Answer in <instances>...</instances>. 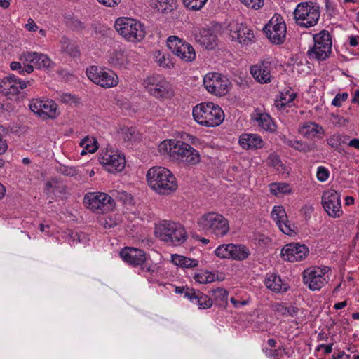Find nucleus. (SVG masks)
Masks as SVG:
<instances>
[{"instance_id":"38","label":"nucleus","mask_w":359,"mask_h":359,"mask_svg":"<svg viewBox=\"0 0 359 359\" xmlns=\"http://www.w3.org/2000/svg\"><path fill=\"white\" fill-rule=\"evenodd\" d=\"M264 282L266 286L273 291L280 292L282 290V280L280 276L274 273L270 274Z\"/></svg>"},{"instance_id":"48","label":"nucleus","mask_w":359,"mask_h":359,"mask_svg":"<svg viewBox=\"0 0 359 359\" xmlns=\"http://www.w3.org/2000/svg\"><path fill=\"white\" fill-rule=\"evenodd\" d=\"M330 176L329 170L323 166H320L317 169L316 177L320 182H325Z\"/></svg>"},{"instance_id":"24","label":"nucleus","mask_w":359,"mask_h":359,"mask_svg":"<svg viewBox=\"0 0 359 359\" xmlns=\"http://www.w3.org/2000/svg\"><path fill=\"white\" fill-rule=\"evenodd\" d=\"M24 57L26 62L34 63L39 69L50 70L55 65L48 55L43 53L29 52L25 53Z\"/></svg>"},{"instance_id":"21","label":"nucleus","mask_w":359,"mask_h":359,"mask_svg":"<svg viewBox=\"0 0 359 359\" xmlns=\"http://www.w3.org/2000/svg\"><path fill=\"white\" fill-rule=\"evenodd\" d=\"M228 28L231 40L238 41L240 43L248 45L254 38L252 31L242 23L232 22Z\"/></svg>"},{"instance_id":"55","label":"nucleus","mask_w":359,"mask_h":359,"mask_svg":"<svg viewBox=\"0 0 359 359\" xmlns=\"http://www.w3.org/2000/svg\"><path fill=\"white\" fill-rule=\"evenodd\" d=\"M25 28L30 32L36 31L38 27L34 20L32 18L28 19L27 24L25 25Z\"/></svg>"},{"instance_id":"44","label":"nucleus","mask_w":359,"mask_h":359,"mask_svg":"<svg viewBox=\"0 0 359 359\" xmlns=\"http://www.w3.org/2000/svg\"><path fill=\"white\" fill-rule=\"evenodd\" d=\"M208 0H182L187 8L191 11L201 10Z\"/></svg>"},{"instance_id":"8","label":"nucleus","mask_w":359,"mask_h":359,"mask_svg":"<svg viewBox=\"0 0 359 359\" xmlns=\"http://www.w3.org/2000/svg\"><path fill=\"white\" fill-rule=\"evenodd\" d=\"M144 86L148 93L156 98L164 99L173 96L170 83L161 75L147 76L144 81Z\"/></svg>"},{"instance_id":"13","label":"nucleus","mask_w":359,"mask_h":359,"mask_svg":"<svg viewBox=\"0 0 359 359\" xmlns=\"http://www.w3.org/2000/svg\"><path fill=\"white\" fill-rule=\"evenodd\" d=\"M167 46L175 55L184 62H192L196 58V53L192 46L176 36L168 38Z\"/></svg>"},{"instance_id":"5","label":"nucleus","mask_w":359,"mask_h":359,"mask_svg":"<svg viewBox=\"0 0 359 359\" xmlns=\"http://www.w3.org/2000/svg\"><path fill=\"white\" fill-rule=\"evenodd\" d=\"M155 234L161 240L178 245L187 240L184 227L179 223L164 220L156 225Z\"/></svg>"},{"instance_id":"40","label":"nucleus","mask_w":359,"mask_h":359,"mask_svg":"<svg viewBox=\"0 0 359 359\" xmlns=\"http://www.w3.org/2000/svg\"><path fill=\"white\" fill-rule=\"evenodd\" d=\"M110 64L114 67H123L127 62V57L125 53L122 50L114 51L110 58Z\"/></svg>"},{"instance_id":"27","label":"nucleus","mask_w":359,"mask_h":359,"mask_svg":"<svg viewBox=\"0 0 359 359\" xmlns=\"http://www.w3.org/2000/svg\"><path fill=\"white\" fill-rule=\"evenodd\" d=\"M299 133L306 138L316 137L322 138L325 134L323 127L313 122H308L303 125L299 129Z\"/></svg>"},{"instance_id":"35","label":"nucleus","mask_w":359,"mask_h":359,"mask_svg":"<svg viewBox=\"0 0 359 359\" xmlns=\"http://www.w3.org/2000/svg\"><path fill=\"white\" fill-rule=\"evenodd\" d=\"M61 43L63 50L70 56L76 57L80 55L78 46L76 43L72 42L68 38L62 37Z\"/></svg>"},{"instance_id":"41","label":"nucleus","mask_w":359,"mask_h":359,"mask_svg":"<svg viewBox=\"0 0 359 359\" xmlns=\"http://www.w3.org/2000/svg\"><path fill=\"white\" fill-rule=\"evenodd\" d=\"M271 217L277 225L285 221L287 217L285 209L281 205L274 206Z\"/></svg>"},{"instance_id":"63","label":"nucleus","mask_w":359,"mask_h":359,"mask_svg":"<svg viewBox=\"0 0 359 359\" xmlns=\"http://www.w3.org/2000/svg\"><path fill=\"white\" fill-rule=\"evenodd\" d=\"M270 159V164H271L273 166H276L280 163V159L278 156H272L269 157Z\"/></svg>"},{"instance_id":"12","label":"nucleus","mask_w":359,"mask_h":359,"mask_svg":"<svg viewBox=\"0 0 359 359\" xmlns=\"http://www.w3.org/2000/svg\"><path fill=\"white\" fill-rule=\"evenodd\" d=\"M203 84L206 90L217 96L227 94L231 86V82L225 76L217 72L208 73L203 79Z\"/></svg>"},{"instance_id":"57","label":"nucleus","mask_w":359,"mask_h":359,"mask_svg":"<svg viewBox=\"0 0 359 359\" xmlns=\"http://www.w3.org/2000/svg\"><path fill=\"white\" fill-rule=\"evenodd\" d=\"M3 131L2 127L0 126V154L6 152L8 148V145L5 140L2 139L1 132Z\"/></svg>"},{"instance_id":"16","label":"nucleus","mask_w":359,"mask_h":359,"mask_svg":"<svg viewBox=\"0 0 359 359\" xmlns=\"http://www.w3.org/2000/svg\"><path fill=\"white\" fill-rule=\"evenodd\" d=\"M327 267L313 266L306 269L302 273L303 282L311 290H319L327 283L325 277Z\"/></svg>"},{"instance_id":"6","label":"nucleus","mask_w":359,"mask_h":359,"mask_svg":"<svg viewBox=\"0 0 359 359\" xmlns=\"http://www.w3.org/2000/svg\"><path fill=\"white\" fill-rule=\"evenodd\" d=\"M114 27L120 35L129 41H140L145 36L144 26L133 18H119L115 22Z\"/></svg>"},{"instance_id":"30","label":"nucleus","mask_w":359,"mask_h":359,"mask_svg":"<svg viewBox=\"0 0 359 359\" xmlns=\"http://www.w3.org/2000/svg\"><path fill=\"white\" fill-rule=\"evenodd\" d=\"M212 293V299L215 305L219 307H226L228 304V292L222 288L218 287L209 292Z\"/></svg>"},{"instance_id":"54","label":"nucleus","mask_w":359,"mask_h":359,"mask_svg":"<svg viewBox=\"0 0 359 359\" xmlns=\"http://www.w3.org/2000/svg\"><path fill=\"white\" fill-rule=\"evenodd\" d=\"M194 280L196 282H198L199 283H202V284L208 283V278H206L205 272L196 274L194 276Z\"/></svg>"},{"instance_id":"20","label":"nucleus","mask_w":359,"mask_h":359,"mask_svg":"<svg viewBox=\"0 0 359 359\" xmlns=\"http://www.w3.org/2000/svg\"><path fill=\"white\" fill-rule=\"evenodd\" d=\"M29 109L43 118H55L57 116V104L53 100H32Z\"/></svg>"},{"instance_id":"61","label":"nucleus","mask_w":359,"mask_h":359,"mask_svg":"<svg viewBox=\"0 0 359 359\" xmlns=\"http://www.w3.org/2000/svg\"><path fill=\"white\" fill-rule=\"evenodd\" d=\"M102 225L105 229H110L116 225V223L114 222L111 219H109V220L105 219L104 222H102Z\"/></svg>"},{"instance_id":"51","label":"nucleus","mask_w":359,"mask_h":359,"mask_svg":"<svg viewBox=\"0 0 359 359\" xmlns=\"http://www.w3.org/2000/svg\"><path fill=\"white\" fill-rule=\"evenodd\" d=\"M70 239L72 243L77 244L79 243H83L86 240V237L83 232H72L70 235Z\"/></svg>"},{"instance_id":"29","label":"nucleus","mask_w":359,"mask_h":359,"mask_svg":"<svg viewBox=\"0 0 359 359\" xmlns=\"http://www.w3.org/2000/svg\"><path fill=\"white\" fill-rule=\"evenodd\" d=\"M230 258L235 260L242 261L248 257L250 251L248 248L243 245L230 244Z\"/></svg>"},{"instance_id":"56","label":"nucleus","mask_w":359,"mask_h":359,"mask_svg":"<svg viewBox=\"0 0 359 359\" xmlns=\"http://www.w3.org/2000/svg\"><path fill=\"white\" fill-rule=\"evenodd\" d=\"M100 4L107 6V7H113L118 5L121 0H97Z\"/></svg>"},{"instance_id":"34","label":"nucleus","mask_w":359,"mask_h":359,"mask_svg":"<svg viewBox=\"0 0 359 359\" xmlns=\"http://www.w3.org/2000/svg\"><path fill=\"white\" fill-rule=\"evenodd\" d=\"M67 26L72 31L76 32H81L86 28L84 22L80 20L76 16L69 15L65 18Z\"/></svg>"},{"instance_id":"53","label":"nucleus","mask_w":359,"mask_h":359,"mask_svg":"<svg viewBox=\"0 0 359 359\" xmlns=\"http://www.w3.org/2000/svg\"><path fill=\"white\" fill-rule=\"evenodd\" d=\"M135 129L133 128H127L123 130V139L125 141L133 140L135 135Z\"/></svg>"},{"instance_id":"36","label":"nucleus","mask_w":359,"mask_h":359,"mask_svg":"<svg viewBox=\"0 0 359 359\" xmlns=\"http://www.w3.org/2000/svg\"><path fill=\"white\" fill-rule=\"evenodd\" d=\"M285 142L287 146L292 147L300 152L304 153L313 151L315 148V145L313 144H309L306 142L287 140L285 141Z\"/></svg>"},{"instance_id":"22","label":"nucleus","mask_w":359,"mask_h":359,"mask_svg":"<svg viewBox=\"0 0 359 359\" xmlns=\"http://www.w3.org/2000/svg\"><path fill=\"white\" fill-rule=\"evenodd\" d=\"M121 257L130 265L137 266L146 262V255L144 251L135 248H125L120 252Z\"/></svg>"},{"instance_id":"58","label":"nucleus","mask_w":359,"mask_h":359,"mask_svg":"<svg viewBox=\"0 0 359 359\" xmlns=\"http://www.w3.org/2000/svg\"><path fill=\"white\" fill-rule=\"evenodd\" d=\"M327 144L332 148L337 149L339 146L337 138L335 136L330 137L327 140Z\"/></svg>"},{"instance_id":"4","label":"nucleus","mask_w":359,"mask_h":359,"mask_svg":"<svg viewBox=\"0 0 359 359\" xmlns=\"http://www.w3.org/2000/svg\"><path fill=\"white\" fill-rule=\"evenodd\" d=\"M197 224L200 230L217 237H223L229 231L228 220L215 212H210L201 216Z\"/></svg>"},{"instance_id":"45","label":"nucleus","mask_w":359,"mask_h":359,"mask_svg":"<svg viewBox=\"0 0 359 359\" xmlns=\"http://www.w3.org/2000/svg\"><path fill=\"white\" fill-rule=\"evenodd\" d=\"M56 170L66 176L74 177L78 174V170L75 167H69L60 164L56 167Z\"/></svg>"},{"instance_id":"43","label":"nucleus","mask_w":359,"mask_h":359,"mask_svg":"<svg viewBox=\"0 0 359 359\" xmlns=\"http://www.w3.org/2000/svg\"><path fill=\"white\" fill-rule=\"evenodd\" d=\"M158 10L163 13H168L176 8V0H158Z\"/></svg>"},{"instance_id":"1","label":"nucleus","mask_w":359,"mask_h":359,"mask_svg":"<svg viewBox=\"0 0 359 359\" xmlns=\"http://www.w3.org/2000/svg\"><path fill=\"white\" fill-rule=\"evenodd\" d=\"M159 152L168 154L173 160L187 165H196L200 162V154L189 144L176 140H166L158 146Z\"/></svg>"},{"instance_id":"9","label":"nucleus","mask_w":359,"mask_h":359,"mask_svg":"<svg viewBox=\"0 0 359 359\" xmlns=\"http://www.w3.org/2000/svg\"><path fill=\"white\" fill-rule=\"evenodd\" d=\"M83 203L88 209L93 212H104L113 209L114 199L105 193L90 192L85 195Z\"/></svg>"},{"instance_id":"31","label":"nucleus","mask_w":359,"mask_h":359,"mask_svg":"<svg viewBox=\"0 0 359 359\" xmlns=\"http://www.w3.org/2000/svg\"><path fill=\"white\" fill-rule=\"evenodd\" d=\"M154 58L155 62L160 67L168 69H170L174 67L172 58L168 53H165L160 50H156L154 53Z\"/></svg>"},{"instance_id":"19","label":"nucleus","mask_w":359,"mask_h":359,"mask_svg":"<svg viewBox=\"0 0 359 359\" xmlns=\"http://www.w3.org/2000/svg\"><path fill=\"white\" fill-rule=\"evenodd\" d=\"M99 161L101 164L107 167L109 172H121L126 165L125 157L112 151H107L100 154Z\"/></svg>"},{"instance_id":"33","label":"nucleus","mask_w":359,"mask_h":359,"mask_svg":"<svg viewBox=\"0 0 359 359\" xmlns=\"http://www.w3.org/2000/svg\"><path fill=\"white\" fill-rule=\"evenodd\" d=\"M258 125L264 130L269 132H273L276 130V124L272 121L271 116L267 114H259L255 118Z\"/></svg>"},{"instance_id":"52","label":"nucleus","mask_w":359,"mask_h":359,"mask_svg":"<svg viewBox=\"0 0 359 359\" xmlns=\"http://www.w3.org/2000/svg\"><path fill=\"white\" fill-rule=\"evenodd\" d=\"M348 93H338L336 95L335 97L332 100V105L335 107H341V103L344 101H346L348 98Z\"/></svg>"},{"instance_id":"25","label":"nucleus","mask_w":359,"mask_h":359,"mask_svg":"<svg viewBox=\"0 0 359 359\" xmlns=\"http://www.w3.org/2000/svg\"><path fill=\"white\" fill-rule=\"evenodd\" d=\"M185 297L191 302L197 304L200 309H207L212 306L213 300L208 295L203 294L198 290H188Z\"/></svg>"},{"instance_id":"26","label":"nucleus","mask_w":359,"mask_h":359,"mask_svg":"<svg viewBox=\"0 0 359 359\" xmlns=\"http://www.w3.org/2000/svg\"><path fill=\"white\" fill-rule=\"evenodd\" d=\"M196 41L206 49L212 50L217 45V36L212 29H203L196 35Z\"/></svg>"},{"instance_id":"28","label":"nucleus","mask_w":359,"mask_h":359,"mask_svg":"<svg viewBox=\"0 0 359 359\" xmlns=\"http://www.w3.org/2000/svg\"><path fill=\"white\" fill-rule=\"evenodd\" d=\"M239 144L245 149H256L262 147L263 141L256 134H243L239 139Z\"/></svg>"},{"instance_id":"64","label":"nucleus","mask_w":359,"mask_h":359,"mask_svg":"<svg viewBox=\"0 0 359 359\" xmlns=\"http://www.w3.org/2000/svg\"><path fill=\"white\" fill-rule=\"evenodd\" d=\"M348 146L359 149V139L354 138L351 140L348 143Z\"/></svg>"},{"instance_id":"3","label":"nucleus","mask_w":359,"mask_h":359,"mask_svg":"<svg viewBox=\"0 0 359 359\" xmlns=\"http://www.w3.org/2000/svg\"><path fill=\"white\" fill-rule=\"evenodd\" d=\"M195 121L202 126L215 127L221 124L224 118L222 109L212 102H203L193 108Z\"/></svg>"},{"instance_id":"50","label":"nucleus","mask_w":359,"mask_h":359,"mask_svg":"<svg viewBox=\"0 0 359 359\" xmlns=\"http://www.w3.org/2000/svg\"><path fill=\"white\" fill-rule=\"evenodd\" d=\"M246 6L253 8L259 9L264 4V0H240Z\"/></svg>"},{"instance_id":"47","label":"nucleus","mask_w":359,"mask_h":359,"mask_svg":"<svg viewBox=\"0 0 359 359\" xmlns=\"http://www.w3.org/2000/svg\"><path fill=\"white\" fill-rule=\"evenodd\" d=\"M230 244L221 245L215 250V255L220 258H230Z\"/></svg>"},{"instance_id":"23","label":"nucleus","mask_w":359,"mask_h":359,"mask_svg":"<svg viewBox=\"0 0 359 359\" xmlns=\"http://www.w3.org/2000/svg\"><path fill=\"white\" fill-rule=\"evenodd\" d=\"M271 64L269 62H262L250 68L253 78L260 83H267L271 81Z\"/></svg>"},{"instance_id":"17","label":"nucleus","mask_w":359,"mask_h":359,"mask_svg":"<svg viewBox=\"0 0 359 359\" xmlns=\"http://www.w3.org/2000/svg\"><path fill=\"white\" fill-rule=\"evenodd\" d=\"M322 205L327 215L333 218L339 217L342 215L340 194L334 189L323 192Z\"/></svg>"},{"instance_id":"37","label":"nucleus","mask_w":359,"mask_h":359,"mask_svg":"<svg viewBox=\"0 0 359 359\" xmlns=\"http://www.w3.org/2000/svg\"><path fill=\"white\" fill-rule=\"evenodd\" d=\"M79 144L83 148L81 153V155H84L87 152L94 153L98 148L97 141L93 137L90 138L88 136L82 139Z\"/></svg>"},{"instance_id":"49","label":"nucleus","mask_w":359,"mask_h":359,"mask_svg":"<svg viewBox=\"0 0 359 359\" xmlns=\"http://www.w3.org/2000/svg\"><path fill=\"white\" fill-rule=\"evenodd\" d=\"M278 226L279 229L285 234L292 235V233L294 232L290 221L287 219V217L286 218L285 221L279 224L278 225Z\"/></svg>"},{"instance_id":"59","label":"nucleus","mask_w":359,"mask_h":359,"mask_svg":"<svg viewBox=\"0 0 359 359\" xmlns=\"http://www.w3.org/2000/svg\"><path fill=\"white\" fill-rule=\"evenodd\" d=\"M34 70V67L32 65H25L22 69L20 71V74L24 75L25 73H32Z\"/></svg>"},{"instance_id":"11","label":"nucleus","mask_w":359,"mask_h":359,"mask_svg":"<svg viewBox=\"0 0 359 359\" xmlns=\"http://www.w3.org/2000/svg\"><path fill=\"white\" fill-rule=\"evenodd\" d=\"M86 75L93 83L106 88L116 86L118 83V78L113 71L97 66L87 69Z\"/></svg>"},{"instance_id":"18","label":"nucleus","mask_w":359,"mask_h":359,"mask_svg":"<svg viewBox=\"0 0 359 359\" xmlns=\"http://www.w3.org/2000/svg\"><path fill=\"white\" fill-rule=\"evenodd\" d=\"M309 252V248L304 244L291 243L283 248L280 256L285 261L294 262L304 259Z\"/></svg>"},{"instance_id":"14","label":"nucleus","mask_w":359,"mask_h":359,"mask_svg":"<svg viewBox=\"0 0 359 359\" xmlns=\"http://www.w3.org/2000/svg\"><path fill=\"white\" fill-rule=\"evenodd\" d=\"M28 84L30 85L29 81H22L14 74L9 75L0 82V93L10 100H17L21 90H23Z\"/></svg>"},{"instance_id":"46","label":"nucleus","mask_w":359,"mask_h":359,"mask_svg":"<svg viewBox=\"0 0 359 359\" xmlns=\"http://www.w3.org/2000/svg\"><path fill=\"white\" fill-rule=\"evenodd\" d=\"M278 311L284 316H291L294 317L297 315L298 312V309L295 306H289L286 307L284 306L280 305L277 309Z\"/></svg>"},{"instance_id":"62","label":"nucleus","mask_w":359,"mask_h":359,"mask_svg":"<svg viewBox=\"0 0 359 359\" xmlns=\"http://www.w3.org/2000/svg\"><path fill=\"white\" fill-rule=\"evenodd\" d=\"M359 36H351L348 37L349 45L351 46L355 47L358 44Z\"/></svg>"},{"instance_id":"32","label":"nucleus","mask_w":359,"mask_h":359,"mask_svg":"<svg viewBox=\"0 0 359 359\" xmlns=\"http://www.w3.org/2000/svg\"><path fill=\"white\" fill-rule=\"evenodd\" d=\"M172 262L174 264L182 268H194L198 265V261L196 259H190L179 255H172Z\"/></svg>"},{"instance_id":"7","label":"nucleus","mask_w":359,"mask_h":359,"mask_svg":"<svg viewBox=\"0 0 359 359\" xmlns=\"http://www.w3.org/2000/svg\"><path fill=\"white\" fill-rule=\"evenodd\" d=\"M313 38L314 44L308 50V57L318 61L325 60L332 53V42L329 32L323 29L314 34Z\"/></svg>"},{"instance_id":"2","label":"nucleus","mask_w":359,"mask_h":359,"mask_svg":"<svg viewBox=\"0 0 359 359\" xmlns=\"http://www.w3.org/2000/svg\"><path fill=\"white\" fill-rule=\"evenodd\" d=\"M149 186L156 193L169 195L177 188V183L174 175L164 167H153L147 172Z\"/></svg>"},{"instance_id":"39","label":"nucleus","mask_w":359,"mask_h":359,"mask_svg":"<svg viewBox=\"0 0 359 359\" xmlns=\"http://www.w3.org/2000/svg\"><path fill=\"white\" fill-rule=\"evenodd\" d=\"M297 94L291 90H287L285 92L280 93V100L276 101V106L278 109H283L286 105L292 102L295 97Z\"/></svg>"},{"instance_id":"15","label":"nucleus","mask_w":359,"mask_h":359,"mask_svg":"<svg viewBox=\"0 0 359 359\" xmlns=\"http://www.w3.org/2000/svg\"><path fill=\"white\" fill-rule=\"evenodd\" d=\"M264 32L272 43H282L286 34V25L281 15L276 14L265 25Z\"/></svg>"},{"instance_id":"60","label":"nucleus","mask_w":359,"mask_h":359,"mask_svg":"<svg viewBox=\"0 0 359 359\" xmlns=\"http://www.w3.org/2000/svg\"><path fill=\"white\" fill-rule=\"evenodd\" d=\"M11 69L14 71H19L20 74V71L22 69V67L21 64L18 62H12L10 65Z\"/></svg>"},{"instance_id":"10","label":"nucleus","mask_w":359,"mask_h":359,"mask_svg":"<svg viewBox=\"0 0 359 359\" xmlns=\"http://www.w3.org/2000/svg\"><path fill=\"white\" fill-rule=\"evenodd\" d=\"M296 23L303 27H311L316 25L320 13L308 2H302L297 6L294 13Z\"/></svg>"},{"instance_id":"42","label":"nucleus","mask_w":359,"mask_h":359,"mask_svg":"<svg viewBox=\"0 0 359 359\" xmlns=\"http://www.w3.org/2000/svg\"><path fill=\"white\" fill-rule=\"evenodd\" d=\"M270 191L277 196L278 194H287L291 191L290 185L287 183H272L270 184Z\"/></svg>"}]
</instances>
